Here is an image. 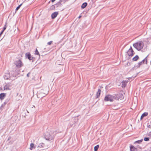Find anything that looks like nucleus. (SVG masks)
Instances as JSON below:
<instances>
[{"mask_svg": "<svg viewBox=\"0 0 151 151\" xmlns=\"http://www.w3.org/2000/svg\"><path fill=\"white\" fill-rule=\"evenodd\" d=\"M134 47L138 50L142 49L144 46V43L142 41H139L133 44Z\"/></svg>", "mask_w": 151, "mask_h": 151, "instance_id": "1", "label": "nucleus"}, {"mask_svg": "<svg viewBox=\"0 0 151 151\" xmlns=\"http://www.w3.org/2000/svg\"><path fill=\"white\" fill-rule=\"evenodd\" d=\"M55 135V134L52 132H47L45 133V137L46 140H51L53 139Z\"/></svg>", "mask_w": 151, "mask_h": 151, "instance_id": "2", "label": "nucleus"}, {"mask_svg": "<svg viewBox=\"0 0 151 151\" xmlns=\"http://www.w3.org/2000/svg\"><path fill=\"white\" fill-rule=\"evenodd\" d=\"M116 97L115 94L112 95H108L106 96L104 98V100L105 101L112 102L116 99Z\"/></svg>", "mask_w": 151, "mask_h": 151, "instance_id": "3", "label": "nucleus"}, {"mask_svg": "<svg viewBox=\"0 0 151 151\" xmlns=\"http://www.w3.org/2000/svg\"><path fill=\"white\" fill-rule=\"evenodd\" d=\"M14 64L16 67L18 68H20L23 66L22 63L20 60H18L14 62Z\"/></svg>", "mask_w": 151, "mask_h": 151, "instance_id": "4", "label": "nucleus"}, {"mask_svg": "<svg viewBox=\"0 0 151 151\" xmlns=\"http://www.w3.org/2000/svg\"><path fill=\"white\" fill-rule=\"evenodd\" d=\"M134 53L135 52L131 47L128 50L127 52V55H128L129 56H134Z\"/></svg>", "mask_w": 151, "mask_h": 151, "instance_id": "5", "label": "nucleus"}, {"mask_svg": "<svg viewBox=\"0 0 151 151\" xmlns=\"http://www.w3.org/2000/svg\"><path fill=\"white\" fill-rule=\"evenodd\" d=\"M115 96H116V97L115 100H122L123 99L124 97L123 95L121 93H119L117 95H115Z\"/></svg>", "mask_w": 151, "mask_h": 151, "instance_id": "6", "label": "nucleus"}, {"mask_svg": "<svg viewBox=\"0 0 151 151\" xmlns=\"http://www.w3.org/2000/svg\"><path fill=\"white\" fill-rule=\"evenodd\" d=\"M147 57H145V58L143 59L142 61L139 63L138 65L137 66V67L139 68L140 66L142 64L145 63L146 64H147Z\"/></svg>", "mask_w": 151, "mask_h": 151, "instance_id": "7", "label": "nucleus"}, {"mask_svg": "<svg viewBox=\"0 0 151 151\" xmlns=\"http://www.w3.org/2000/svg\"><path fill=\"white\" fill-rule=\"evenodd\" d=\"M11 76H10V73H6L4 76V78L5 79L7 80L10 79V80H13V79L11 78ZM14 79H13L14 80Z\"/></svg>", "mask_w": 151, "mask_h": 151, "instance_id": "8", "label": "nucleus"}, {"mask_svg": "<svg viewBox=\"0 0 151 151\" xmlns=\"http://www.w3.org/2000/svg\"><path fill=\"white\" fill-rule=\"evenodd\" d=\"M58 12H55L52 14L51 15L52 18L55 19L58 15Z\"/></svg>", "mask_w": 151, "mask_h": 151, "instance_id": "9", "label": "nucleus"}, {"mask_svg": "<svg viewBox=\"0 0 151 151\" xmlns=\"http://www.w3.org/2000/svg\"><path fill=\"white\" fill-rule=\"evenodd\" d=\"M64 59H63V57H60L59 60H57L56 63L59 65H62V64L60 63V60L62 62H63V61H64Z\"/></svg>", "mask_w": 151, "mask_h": 151, "instance_id": "10", "label": "nucleus"}, {"mask_svg": "<svg viewBox=\"0 0 151 151\" xmlns=\"http://www.w3.org/2000/svg\"><path fill=\"white\" fill-rule=\"evenodd\" d=\"M148 113L147 112H145L143 113L141 115L140 118L141 120H142L144 117L147 115Z\"/></svg>", "mask_w": 151, "mask_h": 151, "instance_id": "11", "label": "nucleus"}, {"mask_svg": "<svg viewBox=\"0 0 151 151\" xmlns=\"http://www.w3.org/2000/svg\"><path fill=\"white\" fill-rule=\"evenodd\" d=\"M4 90H10V89L9 88V85L8 84L5 85L4 86Z\"/></svg>", "mask_w": 151, "mask_h": 151, "instance_id": "12", "label": "nucleus"}, {"mask_svg": "<svg viewBox=\"0 0 151 151\" xmlns=\"http://www.w3.org/2000/svg\"><path fill=\"white\" fill-rule=\"evenodd\" d=\"M5 96V94L4 93H1L0 94V99L1 100L4 99V97Z\"/></svg>", "mask_w": 151, "mask_h": 151, "instance_id": "13", "label": "nucleus"}, {"mask_svg": "<svg viewBox=\"0 0 151 151\" xmlns=\"http://www.w3.org/2000/svg\"><path fill=\"white\" fill-rule=\"evenodd\" d=\"M87 3L85 2L83 3L81 6V8L82 9H84L87 6Z\"/></svg>", "mask_w": 151, "mask_h": 151, "instance_id": "14", "label": "nucleus"}, {"mask_svg": "<svg viewBox=\"0 0 151 151\" xmlns=\"http://www.w3.org/2000/svg\"><path fill=\"white\" fill-rule=\"evenodd\" d=\"M33 148H35V147L34 144L33 143H31L30 145V147L29 148V149L32 150Z\"/></svg>", "mask_w": 151, "mask_h": 151, "instance_id": "15", "label": "nucleus"}, {"mask_svg": "<svg viewBox=\"0 0 151 151\" xmlns=\"http://www.w3.org/2000/svg\"><path fill=\"white\" fill-rule=\"evenodd\" d=\"M101 90L100 89H99L98 91L96 93V96L97 98H98L99 96L100 93H101Z\"/></svg>", "mask_w": 151, "mask_h": 151, "instance_id": "16", "label": "nucleus"}, {"mask_svg": "<svg viewBox=\"0 0 151 151\" xmlns=\"http://www.w3.org/2000/svg\"><path fill=\"white\" fill-rule=\"evenodd\" d=\"M127 82L125 81H123L122 82V86L123 87H125L126 86Z\"/></svg>", "mask_w": 151, "mask_h": 151, "instance_id": "17", "label": "nucleus"}, {"mask_svg": "<svg viewBox=\"0 0 151 151\" xmlns=\"http://www.w3.org/2000/svg\"><path fill=\"white\" fill-rule=\"evenodd\" d=\"M99 145H98L95 146L94 147V151H97L99 148Z\"/></svg>", "mask_w": 151, "mask_h": 151, "instance_id": "18", "label": "nucleus"}, {"mask_svg": "<svg viewBox=\"0 0 151 151\" xmlns=\"http://www.w3.org/2000/svg\"><path fill=\"white\" fill-rule=\"evenodd\" d=\"M35 55H39V56L40 55V54H39V52H38V50L37 49H36V50H35Z\"/></svg>", "mask_w": 151, "mask_h": 151, "instance_id": "19", "label": "nucleus"}, {"mask_svg": "<svg viewBox=\"0 0 151 151\" xmlns=\"http://www.w3.org/2000/svg\"><path fill=\"white\" fill-rule=\"evenodd\" d=\"M143 139H141L140 140H138V141H136V142H135L136 143H137L138 144H139L141 142H142V141H143Z\"/></svg>", "mask_w": 151, "mask_h": 151, "instance_id": "20", "label": "nucleus"}, {"mask_svg": "<svg viewBox=\"0 0 151 151\" xmlns=\"http://www.w3.org/2000/svg\"><path fill=\"white\" fill-rule=\"evenodd\" d=\"M131 65V64L130 63L128 62L125 65V67H127L130 66Z\"/></svg>", "mask_w": 151, "mask_h": 151, "instance_id": "21", "label": "nucleus"}, {"mask_svg": "<svg viewBox=\"0 0 151 151\" xmlns=\"http://www.w3.org/2000/svg\"><path fill=\"white\" fill-rule=\"evenodd\" d=\"M139 57H133L132 58V60L134 61L137 60L139 58Z\"/></svg>", "mask_w": 151, "mask_h": 151, "instance_id": "22", "label": "nucleus"}, {"mask_svg": "<svg viewBox=\"0 0 151 151\" xmlns=\"http://www.w3.org/2000/svg\"><path fill=\"white\" fill-rule=\"evenodd\" d=\"M26 57H30L31 55L29 52H27L26 54Z\"/></svg>", "mask_w": 151, "mask_h": 151, "instance_id": "23", "label": "nucleus"}, {"mask_svg": "<svg viewBox=\"0 0 151 151\" xmlns=\"http://www.w3.org/2000/svg\"><path fill=\"white\" fill-rule=\"evenodd\" d=\"M22 5V4H20L18 7H17V8H16V11H17L19 9V8H20V6Z\"/></svg>", "mask_w": 151, "mask_h": 151, "instance_id": "24", "label": "nucleus"}, {"mask_svg": "<svg viewBox=\"0 0 151 151\" xmlns=\"http://www.w3.org/2000/svg\"><path fill=\"white\" fill-rule=\"evenodd\" d=\"M149 140V137H145L144 139V140L146 141H148Z\"/></svg>", "mask_w": 151, "mask_h": 151, "instance_id": "25", "label": "nucleus"}, {"mask_svg": "<svg viewBox=\"0 0 151 151\" xmlns=\"http://www.w3.org/2000/svg\"><path fill=\"white\" fill-rule=\"evenodd\" d=\"M34 57H26V58H27L28 59H29V60H32V59H33Z\"/></svg>", "mask_w": 151, "mask_h": 151, "instance_id": "26", "label": "nucleus"}, {"mask_svg": "<svg viewBox=\"0 0 151 151\" xmlns=\"http://www.w3.org/2000/svg\"><path fill=\"white\" fill-rule=\"evenodd\" d=\"M52 41H50V42H48L47 44L48 45H50L52 43Z\"/></svg>", "mask_w": 151, "mask_h": 151, "instance_id": "27", "label": "nucleus"}, {"mask_svg": "<svg viewBox=\"0 0 151 151\" xmlns=\"http://www.w3.org/2000/svg\"><path fill=\"white\" fill-rule=\"evenodd\" d=\"M6 25H5L3 28V30H4H4H5V29L6 28Z\"/></svg>", "mask_w": 151, "mask_h": 151, "instance_id": "28", "label": "nucleus"}, {"mask_svg": "<svg viewBox=\"0 0 151 151\" xmlns=\"http://www.w3.org/2000/svg\"><path fill=\"white\" fill-rule=\"evenodd\" d=\"M30 74V72H29L27 75V77H29V75Z\"/></svg>", "mask_w": 151, "mask_h": 151, "instance_id": "29", "label": "nucleus"}, {"mask_svg": "<svg viewBox=\"0 0 151 151\" xmlns=\"http://www.w3.org/2000/svg\"><path fill=\"white\" fill-rule=\"evenodd\" d=\"M44 145V144L43 143H40V145L42 147H43V145Z\"/></svg>", "mask_w": 151, "mask_h": 151, "instance_id": "30", "label": "nucleus"}, {"mask_svg": "<svg viewBox=\"0 0 151 151\" xmlns=\"http://www.w3.org/2000/svg\"><path fill=\"white\" fill-rule=\"evenodd\" d=\"M4 30H3L1 32V33H0V36L3 33V32H4Z\"/></svg>", "mask_w": 151, "mask_h": 151, "instance_id": "31", "label": "nucleus"}, {"mask_svg": "<svg viewBox=\"0 0 151 151\" xmlns=\"http://www.w3.org/2000/svg\"><path fill=\"white\" fill-rule=\"evenodd\" d=\"M81 15H80L79 17H78V18L79 19H80V18H81Z\"/></svg>", "mask_w": 151, "mask_h": 151, "instance_id": "32", "label": "nucleus"}, {"mask_svg": "<svg viewBox=\"0 0 151 151\" xmlns=\"http://www.w3.org/2000/svg\"><path fill=\"white\" fill-rule=\"evenodd\" d=\"M55 0H52V2H53Z\"/></svg>", "mask_w": 151, "mask_h": 151, "instance_id": "33", "label": "nucleus"}, {"mask_svg": "<svg viewBox=\"0 0 151 151\" xmlns=\"http://www.w3.org/2000/svg\"><path fill=\"white\" fill-rule=\"evenodd\" d=\"M135 57H138V56L137 55H136Z\"/></svg>", "mask_w": 151, "mask_h": 151, "instance_id": "34", "label": "nucleus"}]
</instances>
